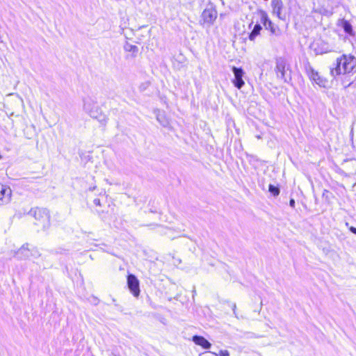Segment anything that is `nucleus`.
<instances>
[{
	"label": "nucleus",
	"mask_w": 356,
	"mask_h": 356,
	"mask_svg": "<svg viewBox=\"0 0 356 356\" xmlns=\"http://www.w3.org/2000/svg\"><path fill=\"white\" fill-rule=\"evenodd\" d=\"M356 67V58L350 54H343L336 60L334 67L330 68V74L333 77L340 74L352 72Z\"/></svg>",
	"instance_id": "f257e3e1"
},
{
	"label": "nucleus",
	"mask_w": 356,
	"mask_h": 356,
	"mask_svg": "<svg viewBox=\"0 0 356 356\" xmlns=\"http://www.w3.org/2000/svg\"><path fill=\"white\" fill-rule=\"evenodd\" d=\"M29 214L35 218L36 225L41 227L43 229L49 227L50 215L46 209L39 207L31 209Z\"/></svg>",
	"instance_id": "f03ea898"
},
{
	"label": "nucleus",
	"mask_w": 356,
	"mask_h": 356,
	"mask_svg": "<svg viewBox=\"0 0 356 356\" xmlns=\"http://www.w3.org/2000/svg\"><path fill=\"white\" fill-rule=\"evenodd\" d=\"M201 18L204 24L211 26L217 18V11L211 6L207 7L203 10Z\"/></svg>",
	"instance_id": "7ed1b4c3"
},
{
	"label": "nucleus",
	"mask_w": 356,
	"mask_h": 356,
	"mask_svg": "<svg viewBox=\"0 0 356 356\" xmlns=\"http://www.w3.org/2000/svg\"><path fill=\"white\" fill-rule=\"evenodd\" d=\"M308 76L309 79L314 82L316 84L318 85L320 87H325L327 81L326 79L322 77L319 73L315 71L312 67H309L307 70Z\"/></svg>",
	"instance_id": "20e7f679"
},
{
	"label": "nucleus",
	"mask_w": 356,
	"mask_h": 356,
	"mask_svg": "<svg viewBox=\"0 0 356 356\" xmlns=\"http://www.w3.org/2000/svg\"><path fill=\"white\" fill-rule=\"evenodd\" d=\"M127 285L131 293L138 297L140 292L139 281L134 275L130 274L127 276Z\"/></svg>",
	"instance_id": "39448f33"
},
{
	"label": "nucleus",
	"mask_w": 356,
	"mask_h": 356,
	"mask_svg": "<svg viewBox=\"0 0 356 356\" xmlns=\"http://www.w3.org/2000/svg\"><path fill=\"white\" fill-rule=\"evenodd\" d=\"M337 26L342 29L347 37H354L355 35L350 22L345 19H339L337 22Z\"/></svg>",
	"instance_id": "423d86ee"
},
{
	"label": "nucleus",
	"mask_w": 356,
	"mask_h": 356,
	"mask_svg": "<svg viewBox=\"0 0 356 356\" xmlns=\"http://www.w3.org/2000/svg\"><path fill=\"white\" fill-rule=\"evenodd\" d=\"M232 72L234 75L233 83H234V86L236 87L238 89H241L245 84V83L243 80L244 72L242 68H238L236 67H232Z\"/></svg>",
	"instance_id": "0eeeda50"
},
{
	"label": "nucleus",
	"mask_w": 356,
	"mask_h": 356,
	"mask_svg": "<svg viewBox=\"0 0 356 356\" xmlns=\"http://www.w3.org/2000/svg\"><path fill=\"white\" fill-rule=\"evenodd\" d=\"M271 7L273 9V13L279 19L282 20L285 19V15H282V10L284 5L282 0H272Z\"/></svg>",
	"instance_id": "6e6552de"
},
{
	"label": "nucleus",
	"mask_w": 356,
	"mask_h": 356,
	"mask_svg": "<svg viewBox=\"0 0 356 356\" xmlns=\"http://www.w3.org/2000/svg\"><path fill=\"white\" fill-rule=\"evenodd\" d=\"M88 115L91 118L96 119L102 126H106L108 122V117L102 113L99 106Z\"/></svg>",
	"instance_id": "1a4fd4ad"
},
{
	"label": "nucleus",
	"mask_w": 356,
	"mask_h": 356,
	"mask_svg": "<svg viewBox=\"0 0 356 356\" xmlns=\"http://www.w3.org/2000/svg\"><path fill=\"white\" fill-rule=\"evenodd\" d=\"M12 191L10 187L0 184V201L7 204L10 201Z\"/></svg>",
	"instance_id": "9d476101"
},
{
	"label": "nucleus",
	"mask_w": 356,
	"mask_h": 356,
	"mask_svg": "<svg viewBox=\"0 0 356 356\" xmlns=\"http://www.w3.org/2000/svg\"><path fill=\"white\" fill-rule=\"evenodd\" d=\"M99 106L97 105V103L96 101H95L91 97H86L83 99V111L89 114L92 111H95V108H97Z\"/></svg>",
	"instance_id": "9b49d317"
},
{
	"label": "nucleus",
	"mask_w": 356,
	"mask_h": 356,
	"mask_svg": "<svg viewBox=\"0 0 356 356\" xmlns=\"http://www.w3.org/2000/svg\"><path fill=\"white\" fill-rule=\"evenodd\" d=\"M285 67H286V63L284 60L280 59L277 61L275 70L277 72V77L283 79L285 82H286L287 79L285 76V73H286Z\"/></svg>",
	"instance_id": "f8f14e48"
},
{
	"label": "nucleus",
	"mask_w": 356,
	"mask_h": 356,
	"mask_svg": "<svg viewBox=\"0 0 356 356\" xmlns=\"http://www.w3.org/2000/svg\"><path fill=\"white\" fill-rule=\"evenodd\" d=\"M193 341L198 345L202 346L204 349H209L211 348V344L209 341H208L204 337L201 336L195 335L193 337Z\"/></svg>",
	"instance_id": "ddd939ff"
},
{
	"label": "nucleus",
	"mask_w": 356,
	"mask_h": 356,
	"mask_svg": "<svg viewBox=\"0 0 356 356\" xmlns=\"http://www.w3.org/2000/svg\"><path fill=\"white\" fill-rule=\"evenodd\" d=\"M261 21L266 29H269L273 34L277 33V27L273 24V23L268 18L266 15H262Z\"/></svg>",
	"instance_id": "4468645a"
},
{
	"label": "nucleus",
	"mask_w": 356,
	"mask_h": 356,
	"mask_svg": "<svg viewBox=\"0 0 356 356\" xmlns=\"http://www.w3.org/2000/svg\"><path fill=\"white\" fill-rule=\"evenodd\" d=\"M16 254L19 259L29 257L30 254L28 245H22V247L16 252Z\"/></svg>",
	"instance_id": "2eb2a0df"
},
{
	"label": "nucleus",
	"mask_w": 356,
	"mask_h": 356,
	"mask_svg": "<svg viewBox=\"0 0 356 356\" xmlns=\"http://www.w3.org/2000/svg\"><path fill=\"white\" fill-rule=\"evenodd\" d=\"M261 29L262 28L260 24H255L254 26L252 31H251V33L249 35V39L250 40L253 41L255 39V38L259 34Z\"/></svg>",
	"instance_id": "dca6fc26"
},
{
	"label": "nucleus",
	"mask_w": 356,
	"mask_h": 356,
	"mask_svg": "<svg viewBox=\"0 0 356 356\" xmlns=\"http://www.w3.org/2000/svg\"><path fill=\"white\" fill-rule=\"evenodd\" d=\"M268 190H269V192L273 194L274 196H277L279 195L280 193V189L279 188L272 185V184H270L269 185V188H268Z\"/></svg>",
	"instance_id": "f3484780"
},
{
	"label": "nucleus",
	"mask_w": 356,
	"mask_h": 356,
	"mask_svg": "<svg viewBox=\"0 0 356 356\" xmlns=\"http://www.w3.org/2000/svg\"><path fill=\"white\" fill-rule=\"evenodd\" d=\"M124 49L126 51H132L133 53H136L138 51V47L131 44H127L124 46Z\"/></svg>",
	"instance_id": "a211bd4d"
},
{
	"label": "nucleus",
	"mask_w": 356,
	"mask_h": 356,
	"mask_svg": "<svg viewBox=\"0 0 356 356\" xmlns=\"http://www.w3.org/2000/svg\"><path fill=\"white\" fill-rule=\"evenodd\" d=\"M161 115H157V120L163 126L166 127L168 124V122L167 121H161Z\"/></svg>",
	"instance_id": "6ab92c4d"
},
{
	"label": "nucleus",
	"mask_w": 356,
	"mask_h": 356,
	"mask_svg": "<svg viewBox=\"0 0 356 356\" xmlns=\"http://www.w3.org/2000/svg\"><path fill=\"white\" fill-rule=\"evenodd\" d=\"M216 356H218V354H215ZM219 356H229V353L227 350H221L220 351V353H219Z\"/></svg>",
	"instance_id": "aec40b11"
},
{
	"label": "nucleus",
	"mask_w": 356,
	"mask_h": 356,
	"mask_svg": "<svg viewBox=\"0 0 356 356\" xmlns=\"http://www.w3.org/2000/svg\"><path fill=\"white\" fill-rule=\"evenodd\" d=\"M232 310H233V313L235 316L236 318H238V316L237 315V313H236V305L235 303H233L232 305Z\"/></svg>",
	"instance_id": "412c9836"
},
{
	"label": "nucleus",
	"mask_w": 356,
	"mask_h": 356,
	"mask_svg": "<svg viewBox=\"0 0 356 356\" xmlns=\"http://www.w3.org/2000/svg\"><path fill=\"white\" fill-rule=\"evenodd\" d=\"M295 200L293 199H291L290 201H289V205L290 207L294 208L295 207Z\"/></svg>",
	"instance_id": "4be33fe9"
},
{
	"label": "nucleus",
	"mask_w": 356,
	"mask_h": 356,
	"mask_svg": "<svg viewBox=\"0 0 356 356\" xmlns=\"http://www.w3.org/2000/svg\"><path fill=\"white\" fill-rule=\"evenodd\" d=\"M93 202H94V204L96 206H100L101 205L100 200L99 199H95Z\"/></svg>",
	"instance_id": "5701e85b"
},
{
	"label": "nucleus",
	"mask_w": 356,
	"mask_h": 356,
	"mask_svg": "<svg viewBox=\"0 0 356 356\" xmlns=\"http://www.w3.org/2000/svg\"><path fill=\"white\" fill-rule=\"evenodd\" d=\"M31 256L36 257L37 256H39V254L37 251H34V252H31Z\"/></svg>",
	"instance_id": "b1692460"
},
{
	"label": "nucleus",
	"mask_w": 356,
	"mask_h": 356,
	"mask_svg": "<svg viewBox=\"0 0 356 356\" xmlns=\"http://www.w3.org/2000/svg\"><path fill=\"white\" fill-rule=\"evenodd\" d=\"M350 230L351 231V232L356 234V228L355 227H351L350 228Z\"/></svg>",
	"instance_id": "393cba45"
},
{
	"label": "nucleus",
	"mask_w": 356,
	"mask_h": 356,
	"mask_svg": "<svg viewBox=\"0 0 356 356\" xmlns=\"http://www.w3.org/2000/svg\"><path fill=\"white\" fill-rule=\"evenodd\" d=\"M110 356H120L119 355L115 353H111V354L110 355Z\"/></svg>",
	"instance_id": "a878e982"
},
{
	"label": "nucleus",
	"mask_w": 356,
	"mask_h": 356,
	"mask_svg": "<svg viewBox=\"0 0 356 356\" xmlns=\"http://www.w3.org/2000/svg\"><path fill=\"white\" fill-rule=\"evenodd\" d=\"M95 189V187H92V188H90V191H92Z\"/></svg>",
	"instance_id": "bb28decb"
},
{
	"label": "nucleus",
	"mask_w": 356,
	"mask_h": 356,
	"mask_svg": "<svg viewBox=\"0 0 356 356\" xmlns=\"http://www.w3.org/2000/svg\"><path fill=\"white\" fill-rule=\"evenodd\" d=\"M1 159V156L0 155V159Z\"/></svg>",
	"instance_id": "cd10ccee"
}]
</instances>
